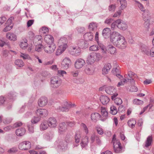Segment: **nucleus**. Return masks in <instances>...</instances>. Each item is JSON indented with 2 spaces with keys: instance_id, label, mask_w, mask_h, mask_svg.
<instances>
[{
  "instance_id": "nucleus-1",
  "label": "nucleus",
  "mask_w": 154,
  "mask_h": 154,
  "mask_svg": "<svg viewBox=\"0 0 154 154\" xmlns=\"http://www.w3.org/2000/svg\"><path fill=\"white\" fill-rule=\"evenodd\" d=\"M110 41L114 45L120 49H124L127 46V42L124 37L116 31L113 32L110 35Z\"/></svg>"
},
{
  "instance_id": "nucleus-2",
  "label": "nucleus",
  "mask_w": 154,
  "mask_h": 154,
  "mask_svg": "<svg viewBox=\"0 0 154 154\" xmlns=\"http://www.w3.org/2000/svg\"><path fill=\"white\" fill-rule=\"evenodd\" d=\"M117 142L113 144L114 152L116 153H122L125 151V149L121 146L120 141Z\"/></svg>"
},
{
  "instance_id": "nucleus-3",
  "label": "nucleus",
  "mask_w": 154,
  "mask_h": 154,
  "mask_svg": "<svg viewBox=\"0 0 154 154\" xmlns=\"http://www.w3.org/2000/svg\"><path fill=\"white\" fill-rule=\"evenodd\" d=\"M61 81L60 78L56 76L51 78V85L54 88H57L60 85Z\"/></svg>"
},
{
  "instance_id": "nucleus-4",
  "label": "nucleus",
  "mask_w": 154,
  "mask_h": 154,
  "mask_svg": "<svg viewBox=\"0 0 154 154\" xmlns=\"http://www.w3.org/2000/svg\"><path fill=\"white\" fill-rule=\"evenodd\" d=\"M141 50L147 55L154 57V47L150 50L148 47L143 45L141 46Z\"/></svg>"
},
{
  "instance_id": "nucleus-5",
  "label": "nucleus",
  "mask_w": 154,
  "mask_h": 154,
  "mask_svg": "<svg viewBox=\"0 0 154 154\" xmlns=\"http://www.w3.org/2000/svg\"><path fill=\"white\" fill-rule=\"evenodd\" d=\"M56 48V46L54 43L47 44L44 47V49L45 52L51 54L53 52Z\"/></svg>"
},
{
  "instance_id": "nucleus-6",
  "label": "nucleus",
  "mask_w": 154,
  "mask_h": 154,
  "mask_svg": "<svg viewBox=\"0 0 154 154\" xmlns=\"http://www.w3.org/2000/svg\"><path fill=\"white\" fill-rule=\"evenodd\" d=\"M18 147L19 149L21 150H28L31 148V143L28 141H23L20 143Z\"/></svg>"
},
{
  "instance_id": "nucleus-7",
  "label": "nucleus",
  "mask_w": 154,
  "mask_h": 154,
  "mask_svg": "<svg viewBox=\"0 0 154 154\" xmlns=\"http://www.w3.org/2000/svg\"><path fill=\"white\" fill-rule=\"evenodd\" d=\"M71 64V60L67 57L64 59L61 63V67L64 69H67L69 68Z\"/></svg>"
},
{
  "instance_id": "nucleus-8",
  "label": "nucleus",
  "mask_w": 154,
  "mask_h": 154,
  "mask_svg": "<svg viewBox=\"0 0 154 154\" xmlns=\"http://www.w3.org/2000/svg\"><path fill=\"white\" fill-rule=\"evenodd\" d=\"M136 75L131 71H129L128 73V74H125L124 75L125 81L127 82H134V77H135Z\"/></svg>"
},
{
  "instance_id": "nucleus-9",
  "label": "nucleus",
  "mask_w": 154,
  "mask_h": 154,
  "mask_svg": "<svg viewBox=\"0 0 154 154\" xmlns=\"http://www.w3.org/2000/svg\"><path fill=\"white\" fill-rule=\"evenodd\" d=\"M47 122L49 127L51 128H55L57 125L56 119L53 117H51L48 120Z\"/></svg>"
},
{
  "instance_id": "nucleus-10",
  "label": "nucleus",
  "mask_w": 154,
  "mask_h": 154,
  "mask_svg": "<svg viewBox=\"0 0 154 154\" xmlns=\"http://www.w3.org/2000/svg\"><path fill=\"white\" fill-rule=\"evenodd\" d=\"M85 64L84 60L81 58L78 59L75 61V67L76 69H79L82 68Z\"/></svg>"
},
{
  "instance_id": "nucleus-11",
  "label": "nucleus",
  "mask_w": 154,
  "mask_h": 154,
  "mask_svg": "<svg viewBox=\"0 0 154 154\" xmlns=\"http://www.w3.org/2000/svg\"><path fill=\"white\" fill-rule=\"evenodd\" d=\"M35 113L40 118L46 116L48 114V111L46 109H37Z\"/></svg>"
},
{
  "instance_id": "nucleus-12",
  "label": "nucleus",
  "mask_w": 154,
  "mask_h": 154,
  "mask_svg": "<svg viewBox=\"0 0 154 154\" xmlns=\"http://www.w3.org/2000/svg\"><path fill=\"white\" fill-rule=\"evenodd\" d=\"M117 23V27L120 29L125 30L127 29L128 25L126 23L121 19H119Z\"/></svg>"
},
{
  "instance_id": "nucleus-13",
  "label": "nucleus",
  "mask_w": 154,
  "mask_h": 154,
  "mask_svg": "<svg viewBox=\"0 0 154 154\" xmlns=\"http://www.w3.org/2000/svg\"><path fill=\"white\" fill-rule=\"evenodd\" d=\"M142 18L144 21L150 20L151 19V13L147 9L143 12L142 14Z\"/></svg>"
},
{
  "instance_id": "nucleus-14",
  "label": "nucleus",
  "mask_w": 154,
  "mask_h": 154,
  "mask_svg": "<svg viewBox=\"0 0 154 154\" xmlns=\"http://www.w3.org/2000/svg\"><path fill=\"white\" fill-rule=\"evenodd\" d=\"M96 53H92L90 54L87 58V63L90 64L93 63L96 60Z\"/></svg>"
},
{
  "instance_id": "nucleus-15",
  "label": "nucleus",
  "mask_w": 154,
  "mask_h": 154,
  "mask_svg": "<svg viewBox=\"0 0 154 154\" xmlns=\"http://www.w3.org/2000/svg\"><path fill=\"white\" fill-rule=\"evenodd\" d=\"M67 125L65 122H63L60 124L59 129V133L60 134H63L67 129Z\"/></svg>"
},
{
  "instance_id": "nucleus-16",
  "label": "nucleus",
  "mask_w": 154,
  "mask_h": 154,
  "mask_svg": "<svg viewBox=\"0 0 154 154\" xmlns=\"http://www.w3.org/2000/svg\"><path fill=\"white\" fill-rule=\"evenodd\" d=\"M101 112L102 115V117L101 120L103 121H105L108 117V112L104 108L101 107Z\"/></svg>"
},
{
  "instance_id": "nucleus-17",
  "label": "nucleus",
  "mask_w": 154,
  "mask_h": 154,
  "mask_svg": "<svg viewBox=\"0 0 154 154\" xmlns=\"http://www.w3.org/2000/svg\"><path fill=\"white\" fill-rule=\"evenodd\" d=\"M81 50L79 47H73L72 49L71 54L75 56H78L81 54Z\"/></svg>"
},
{
  "instance_id": "nucleus-18",
  "label": "nucleus",
  "mask_w": 154,
  "mask_h": 154,
  "mask_svg": "<svg viewBox=\"0 0 154 154\" xmlns=\"http://www.w3.org/2000/svg\"><path fill=\"white\" fill-rule=\"evenodd\" d=\"M84 38L87 41H92L94 38L93 33L91 32L86 33L84 35Z\"/></svg>"
},
{
  "instance_id": "nucleus-19",
  "label": "nucleus",
  "mask_w": 154,
  "mask_h": 154,
  "mask_svg": "<svg viewBox=\"0 0 154 154\" xmlns=\"http://www.w3.org/2000/svg\"><path fill=\"white\" fill-rule=\"evenodd\" d=\"M67 42L66 39L65 38H61L59 40L58 42L59 46H62L63 48L66 46V48L67 47Z\"/></svg>"
},
{
  "instance_id": "nucleus-20",
  "label": "nucleus",
  "mask_w": 154,
  "mask_h": 154,
  "mask_svg": "<svg viewBox=\"0 0 154 154\" xmlns=\"http://www.w3.org/2000/svg\"><path fill=\"white\" fill-rule=\"evenodd\" d=\"M48 103V99L45 97H41L38 100V104L39 106L42 107L45 106Z\"/></svg>"
},
{
  "instance_id": "nucleus-21",
  "label": "nucleus",
  "mask_w": 154,
  "mask_h": 154,
  "mask_svg": "<svg viewBox=\"0 0 154 154\" xmlns=\"http://www.w3.org/2000/svg\"><path fill=\"white\" fill-rule=\"evenodd\" d=\"M58 147L63 150H65L67 148V143L64 140L60 141L58 146Z\"/></svg>"
},
{
  "instance_id": "nucleus-22",
  "label": "nucleus",
  "mask_w": 154,
  "mask_h": 154,
  "mask_svg": "<svg viewBox=\"0 0 154 154\" xmlns=\"http://www.w3.org/2000/svg\"><path fill=\"white\" fill-rule=\"evenodd\" d=\"M45 42L47 44L54 43V39L53 37L51 35H46L44 38Z\"/></svg>"
},
{
  "instance_id": "nucleus-23",
  "label": "nucleus",
  "mask_w": 154,
  "mask_h": 154,
  "mask_svg": "<svg viewBox=\"0 0 154 154\" xmlns=\"http://www.w3.org/2000/svg\"><path fill=\"white\" fill-rule=\"evenodd\" d=\"M6 37L11 41H15L17 40V35L13 33H7L6 35Z\"/></svg>"
},
{
  "instance_id": "nucleus-24",
  "label": "nucleus",
  "mask_w": 154,
  "mask_h": 154,
  "mask_svg": "<svg viewBox=\"0 0 154 154\" xmlns=\"http://www.w3.org/2000/svg\"><path fill=\"white\" fill-rule=\"evenodd\" d=\"M110 31V29L109 28H105L103 30L102 34L104 38H106L109 37Z\"/></svg>"
},
{
  "instance_id": "nucleus-25",
  "label": "nucleus",
  "mask_w": 154,
  "mask_h": 154,
  "mask_svg": "<svg viewBox=\"0 0 154 154\" xmlns=\"http://www.w3.org/2000/svg\"><path fill=\"white\" fill-rule=\"evenodd\" d=\"M78 45L80 48L85 49L88 47V43L85 40L84 41L82 40L79 42Z\"/></svg>"
},
{
  "instance_id": "nucleus-26",
  "label": "nucleus",
  "mask_w": 154,
  "mask_h": 154,
  "mask_svg": "<svg viewBox=\"0 0 154 154\" xmlns=\"http://www.w3.org/2000/svg\"><path fill=\"white\" fill-rule=\"evenodd\" d=\"M49 126L47 121H44L42 122L40 125V129L42 131H43L46 130Z\"/></svg>"
},
{
  "instance_id": "nucleus-27",
  "label": "nucleus",
  "mask_w": 154,
  "mask_h": 154,
  "mask_svg": "<svg viewBox=\"0 0 154 154\" xmlns=\"http://www.w3.org/2000/svg\"><path fill=\"white\" fill-rule=\"evenodd\" d=\"M107 51L108 53L111 54H115L117 52L116 48L112 45H108L107 48Z\"/></svg>"
},
{
  "instance_id": "nucleus-28",
  "label": "nucleus",
  "mask_w": 154,
  "mask_h": 154,
  "mask_svg": "<svg viewBox=\"0 0 154 154\" xmlns=\"http://www.w3.org/2000/svg\"><path fill=\"white\" fill-rule=\"evenodd\" d=\"M42 39V37L40 35L35 36L33 39V43L34 44L40 45Z\"/></svg>"
},
{
  "instance_id": "nucleus-29",
  "label": "nucleus",
  "mask_w": 154,
  "mask_h": 154,
  "mask_svg": "<svg viewBox=\"0 0 154 154\" xmlns=\"http://www.w3.org/2000/svg\"><path fill=\"white\" fill-rule=\"evenodd\" d=\"M105 90L107 93L112 95L116 91V90L112 87L108 86L105 88Z\"/></svg>"
},
{
  "instance_id": "nucleus-30",
  "label": "nucleus",
  "mask_w": 154,
  "mask_h": 154,
  "mask_svg": "<svg viewBox=\"0 0 154 154\" xmlns=\"http://www.w3.org/2000/svg\"><path fill=\"white\" fill-rule=\"evenodd\" d=\"M111 68V66L110 63L106 64L104 66L102 69L103 74H107Z\"/></svg>"
},
{
  "instance_id": "nucleus-31",
  "label": "nucleus",
  "mask_w": 154,
  "mask_h": 154,
  "mask_svg": "<svg viewBox=\"0 0 154 154\" xmlns=\"http://www.w3.org/2000/svg\"><path fill=\"white\" fill-rule=\"evenodd\" d=\"M101 116L97 112H94L91 114V118L92 121L95 122Z\"/></svg>"
},
{
  "instance_id": "nucleus-32",
  "label": "nucleus",
  "mask_w": 154,
  "mask_h": 154,
  "mask_svg": "<svg viewBox=\"0 0 154 154\" xmlns=\"http://www.w3.org/2000/svg\"><path fill=\"white\" fill-rule=\"evenodd\" d=\"M100 100L103 105L106 104L109 101V98L105 96H101L100 97Z\"/></svg>"
},
{
  "instance_id": "nucleus-33",
  "label": "nucleus",
  "mask_w": 154,
  "mask_h": 154,
  "mask_svg": "<svg viewBox=\"0 0 154 154\" xmlns=\"http://www.w3.org/2000/svg\"><path fill=\"white\" fill-rule=\"evenodd\" d=\"M26 131V130L24 128H20L16 130V133L17 136H22L25 134Z\"/></svg>"
},
{
  "instance_id": "nucleus-34",
  "label": "nucleus",
  "mask_w": 154,
  "mask_h": 154,
  "mask_svg": "<svg viewBox=\"0 0 154 154\" xmlns=\"http://www.w3.org/2000/svg\"><path fill=\"white\" fill-rule=\"evenodd\" d=\"M17 94L14 91H11L9 92L8 95V98L11 101L14 100L16 98Z\"/></svg>"
},
{
  "instance_id": "nucleus-35",
  "label": "nucleus",
  "mask_w": 154,
  "mask_h": 154,
  "mask_svg": "<svg viewBox=\"0 0 154 154\" xmlns=\"http://www.w3.org/2000/svg\"><path fill=\"white\" fill-rule=\"evenodd\" d=\"M64 105L66 106V107H61L60 108V110L62 111H68L69 109L72 106L71 104H69L67 102H66L64 103Z\"/></svg>"
},
{
  "instance_id": "nucleus-36",
  "label": "nucleus",
  "mask_w": 154,
  "mask_h": 154,
  "mask_svg": "<svg viewBox=\"0 0 154 154\" xmlns=\"http://www.w3.org/2000/svg\"><path fill=\"white\" fill-rule=\"evenodd\" d=\"M133 1L135 2V5L138 6L141 11L143 12L145 11L146 9L141 3L136 0H133Z\"/></svg>"
},
{
  "instance_id": "nucleus-37",
  "label": "nucleus",
  "mask_w": 154,
  "mask_h": 154,
  "mask_svg": "<svg viewBox=\"0 0 154 154\" xmlns=\"http://www.w3.org/2000/svg\"><path fill=\"white\" fill-rule=\"evenodd\" d=\"M85 71L86 74L88 75L93 74L94 72V69L91 66H87L85 69Z\"/></svg>"
},
{
  "instance_id": "nucleus-38",
  "label": "nucleus",
  "mask_w": 154,
  "mask_h": 154,
  "mask_svg": "<svg viewBox=\"0 0 154 154\" xmlns=\"http://www.w3.org/2000/svg\"><path fill=\"white\" fill-rule=\"evenodd\" d=\"M26 39L23 40L20 42V46L23 49H25L27 47L28 44Z\"/></svg>"
},
{
  "instance_id": "nucleus-39",
  "label": "nucleus",
  "mask_w": 154,
  "mask_h": 154,
  "mask_svg": "<svg viewBox=\"0 0 154 154\" xmlns=\"http://www.w3.org/2000/svg\"><path fill=\"white\" fill-rule=\"evenodd\" d=\"M152 137L151 136H149L147 137L145 142V147H147L151 145L152 141Z\"/></svg>"
},
{
  "instance_id": "nucleus-40",
  "label": "nucleus",
  "mask_w": 154,
  "mask_h": 154,
  "mask_svg": "<svg viewBox=\"0 0 154 154\" xmlns=\"http://www.w3.org/2000/svg\"><path fill=\"white\" fill-rule=\"evenodd\" d=\"M88 143V137L85 136L82 140L81 143V146L82 147H85L87 146Z\"/></svg>"
},
{
  "instance_id": "nucleus-41",
  "label": "nucleus",
  "mask_w": 154,
  "mask_h": 154,
  "mask_svg": "<svg viewBox=\"0 0 154 154\" xmlns=\"http://www.w3.org/2000/svg\"><path fill=\"white\" fill-rule=\"evenodd\" d=\"M58 49L57 50L56 54L57 55H59L61 54L66 49V46L63 48L62 46H59Z\"/></svg>"
},
{
  "instance_id": "nucleus-42",
  "label": "nucleus",
  "mask_w": 154,
  "mask_h": 154,
  "mask_svg": "<svg viewBox=\"0 0 154 154\" xmlns=\"http://www.w3.org/2000/svg\"><path fill=\"white\" fill-rule=\"evenodd\" d=\"M15 64L19 67H22L24 66V63L23 61L20 59H17L15 61Z\"/></svg>"
},
{
  "instance_id": "nucleus-43",
  "label": "nucleus",
  "mask_w": 154,
  "mask_h": 154,
  "mask_svg": "<svg viewBox=\"0 0 154 154\" xmlns=\"http://www.w3.org/2000/svg\"><path fill=\"white\" fill-rule=\"evenodd\" d=\"M121 5V8L123 10L126 8L127 6V2L126 0H119Z\"/></svg>"
},
{
  "instance_id": "nucleus-44",
  "label": "nucleus",
  "mask_w": 154,
  "mask_h": 154,
  "mask_svg": "<svg viewBox=\"0 0 154 154\" xmlns=\"http://www.w3.org/2000/svg\"><path fill=\"white\" fill-rule=\"evenodd\" d=\"M97 24L95 23H91L89 25L88 27L90 30H94L97 27Z\"/></svg>"
},
{
  "instance_id": "nucleus-45",
  "label": "nucleus",
  "mask_w": 154,
  "mask_h": 154,
  "mask_svg": "<svg viewBox=\"0 0 154 154\" xmlns=\"http://www.w3.org/2000/svg\"><path fill=\"white\" fill-rule=\"evenodd\" d=\"M44 137L47 140H50L53 137V133L52 132H50L46 133L44 135Z\"/></svg>"
},
{
  "instance_id": "nucleus-46",
  "label": "nucleus",
  "mask_w": 154,
  "mask_h": 154,
  "mask_svg": "<svg viewBox=\"0 0 154 154\" xmlns=\"http://www.w3.org/2000/svg\"><path fill=\"white\" fill-rule=\"evenodd\" d=\"M118 20L119 19L117 20H116L114 21L111 24V27L112 30H115L117 28H118L117 22Z\"/></svg>"
},
{
  "instance_id": "nucleus-47",
  "label": "nucleus",
  "mask_w": 154,
  "mask_h": 154,
  "mask_svg": "<svg viewBox=\"0 0 154 154\" xmlns=\"http://www.w3.org/2000/svg\"><path fill=\"white\" fill-rule=\"evenodd\" d=\"M136 123V122L134 119L130 120L128 122V125L129 127L131 128H133L134 127Z\"/></svg>"
},
{
  "instance_id": "nucleus-48",
  "label": "nucleus",
  "mask_w": 154,
  "mask_h": 154,
  "mask_svg": "<svg viewBox=\"0 0 154 154\" xmlns=\"http://www.w3.org/2000/svg\"><path fill=\"white\" fill-rule=\"evenodd\" d=\"M110 113L112 114L113 115H115L117 113V110L115 106H112L110 107Z\"/></svg>"
},
{
  "instance_id": "nucleus-49",
  "label": "nucleus",
  "mask_w": 154,
  "mask_h": 154,
  "mask_svg": "<svg viewBox=\"0 0 154 154\" xmlns=\"http://www.w3.org/2000/svg\"><path fill=\"white\" fill-rule=\"evenodd\" d=\"M40 117L39 116L34 117L31 120V123L32 124L37 123L40 120Z\"/></svg>"
},
{
  "instance_id": "nucleus-50",
  "label": "nucleus",
  "mask_w": 154,
  "mask_h": 154,
  "mask_svg": "<svg viewBox=\"0 0 154 154\" xmlns=\"http://www.w3.org/2000/svg\"><path fill=\"white\" fill-rule=\"evenodd\" d=\"M133 103L134 104L137 105H140L143 104V101L139 99H135L133 100Z\"/></svg>"
},
{
  "instance_id": "nucleus-51",
  "label": "nucleus",
  "mask_w": 154,
  "mask_h": 154,
  "mask_svg": "<svg viewBox=\"0 0 154 154\" xmlns=\"http://www.w3.org/2000/svg\"><path fill=\"white\" fill-rule=\"evenodd\" d=\"M81 127L83 128L85 133L87 134L88 132V130L87 126L85 124L82 123L80 125Z\"/></svg>"
},
{
  "instance_id": "nucleus-52",
  "label": "nucleus",
  "mask_w": 154,
  "mask_h": 154,
  "mask_svg": "<svg viewBox=\"0 0 154 154\" xmlns=\"http://www.w3.org/2000/svg\"><path fill=\"white\" fill-rule=\"evenodd\" d=\"M5 45H7L8 47H10V44L9 43H6L3 40V38H0V47H2Z\"/></svg>"
},
{
  "instance_id": "nucleus-53",
  "label": "nucleus",
  "mask_w": 154,
  "mask_h": 154,
  "mask_svg": "<svg viewBox=\"0 0 154 154\" xmlns=\"http://www.w3.org/2000/svg\"><path fill=\"white\" fill-rule=\"evenodd\" d=\"M10 54L9 51L7 50H4L2 52V57L3 58L8 59V55Z\"/></svg>"
},
{
  "instance_id": "nucleus-54",
  "label": "nucleus",
  "mask_w": 154,
  "mask_h": 154,
  "mask_svg": "<svg viewBox=\"0 0 154 154\" xmlns=\"http://www.w3.org/2000/svg\"><path fill=\"white\" fill-rule=\"evenodd\" d=\"M81 137V136L79 133H76L75 138V142L76 143H78L79 142Z\"/></svg>"
},
{
  "instance_id": "nucleus-55",
  "label": "nucleus",
  "mask_w": 154,
  "mask_h": 154,
  "mask_svg": "<svg viewBox=\"0 0 154 154\" xmlns=\"http://www.w3.org/2000/svg\"><path fill=\"white\" fill-rule=\"evenodd\" d=\"M116 8V6L115 4L110 5L108 7L109 11L112 12H114Z\"/></svg>"
},
{
  "instance_id": "nucleus-56",
  "label": "nucleus",
  "mask_w": 154,
  "mask_h": 154,
  "mask_svg": "<svg viewBox=\"0 0 154 154\" xmlns=\"http://www.w3.org/2000/svg\"><path fill=\"white\" fill-rule=\"evenodd\" d=\"M34 45L36 46L35 48V50L38 52L42 50V45L41 44L40 45H37L35 44H34Z\"/></svg>"
},
{
  "instance_id": "nucleus-57",
  "label": "nucleus",
  "mask_w": 154,
  "mask_h": 154,
  "mask_svg": "<svg viewBox=\"0 0 154 154\" xmlns=\"http://www.w3.org/2000/svg\"><path fill=\"white\" fill-rule=\"evenodd\" d=\"M115 103L117 105H119L122 103V99L119 98H116L114 99Z\"/></svg>"
},
{
  "instance_id": "nucleus-58",
  "label": "nucleus",
  "mask_w": 154,
  "mask_h": 154,
  "mask_svg": "<svg viewBox=\"0 0 154 154\" xmlns=\"http://www.w3.org/2000/svg\"><path fill=\"white\" fill-rule=\"evenodd\" d=\"M89 50L91 51H97L98 50V47L96 45H94L90 47Z\"/></svg>"
},
{
  "instance_id": "nucleus-59",
  "label": "nucleus",
  "mask_w": 154,
  "mask_h": 154,
  "mask_svg": "<svg viewBox=\"0 0 154 154\" xmlns=\"http://www.w3.org/2000/svg\"><path fill=\"white\" fill-rule=\"evenodd\" d=\"M76 29L79 33H81L83 32L85 30V29L84 27H78Z\"/></svg>"
},
{
  "instance_id": "nucleus-60",
  "label": "nucleus",
  "mask_w": 154,
  "mask_h": 154,
  "mask_svg": "<svg viewBox=\"0 0 154 154\" xmlns=\"http://www.w3.org/2000/svg\"><path fill=\"white\" fill-rule=\"evenodd\" d=\"M113 20L112 18H109L106 19L104 21V23L107 25H110L112 23Z\"/></svg>"
},
{
  "instance_id": "nucleus-61",
  "label": "nucleus",
  "mask_w": 154,
  "mask_h": 154,
  "mask_svg": "<svg viewBox=\"0 0 154 154\" xmlns=\"http://www.w3.org/2000/svg\"><path fill=\"white\" fill-rule=\"evenodd\" d=\"M29 131L30 133H33L34 132V127L33 124H31V125H28Z\"/></svg>"
},
{
  "instance_id": "nucleus-62",
  "label": "nucleus",
  "mask_w": 154,
  "mask_h": 154,
  "mask_svg": "<svg viewBox=\"0 0 154 154\" xmlns=\"http://www.w3.org/2000/svg\"><path fill=\"white\" fill-rule=\"evenodd\" d=\"M23 123L20 122H16L13 125V128H16L22 126Z\"/></svg>"
},
{
  "instance_id": "nucleus-63",
  "label": "nucleus",
  "mask_w": 154,
  "mask_h": 154,
  "mask_svg": "<svg viewBox=\"0 0 154 154\" xmlns=\"http://www.w3.org/2000/svg\"><path fill=\"white\" fill-rule=\"evenodd\" d=\"M6 27L4 29L3 31L6 32L10 30L12 28V26L6 25Z\"/></svg>"
},
{
  "instance_id": "nucleus-64",
  "label": "nucleus",
  "mask_w": 154,
  "mask_h": 154,
  "mask_svg": "<svg viewBox=\"0 0 154 154\" xmlns=\"http://www.w3.org/2000/svg\"><path fill=\"white\" fill-rule=\"evenodd\" d=\"M144 26L145 28L147 29H148L149 28V26H150V20H147V21H144Z\"/></svg>"
}]
</instances>
